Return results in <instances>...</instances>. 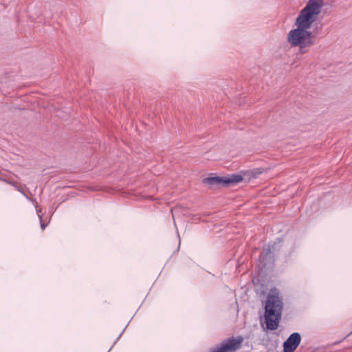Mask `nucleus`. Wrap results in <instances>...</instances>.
Listing matches in <instances>:
<instances>
[{"instance_id":"obj_1","label":"nucleus","mask_w":352,"mask_h":352,"mask_svg":"<svg viewBox=\"0 0 352 352\" xmlns=\"http://www.w3.org/2000/svg\"><path fill=\"white\" fill-rule=\"evenodd\" d=\"M283 303L278 292L274 289L270 292L265 307L266 329L276 330L281 318Z\"/></svg>"},{"instance_id":"obj_3","label":"nucleus","mask_w":352,"mask_h":352,"mask_svg":"<svg viewBox=\"0 0 352 352\" xmlns=\"http://www.w3.org/2000/svg\"><path fill=\"white\" fill-rule=\"evenodd\" d=\"M315 34L307 29L296 28L287 34V41L292 47H298L301 54L307 52V48L314 44Z\"/></svg>"},{"instance_id":"obj_8","label":"nucleus","mask_w":352,"mask_h":352,"mask_svg":"<svg viewBox=\"0 0 352 352\" xmlns=\"http://www.w3.org/2000/svg\"><path fill=\"white\" fill-rule=\"evenodd\" d=\"M38 217H39V219H40V221H41V227L42 228V230H44L46 225L44 224L43 222H42V220H41V216L38 214Z\"/></svg>"},{"instance_id":"obj_7","label":"nucleus","mask_w":352,"mask_h":352,"mask_svg":"<svg viewBox=\"0 0 352 352\" xmlns=\"http://www.w3.org/2000/svg\"><path fill=\"white\" fill-rule=\"evenodd\" d=\"M301 337L298 333H292L283 343L284 352H294L298 346Z\"/></svg>"},{"instance_id":"obj_6","label":"nucleus","mask_w":352,"mask_h":352,"mask_svg":"<svg viewBox=\"0 0 352 352\" xmlns=\"http://www.w3.org/2000/svg\"><path fill=\"white\" fill-rule=\"evenodd\" d=\"M270 168L259 167L253 169L242 170L239 173L223 175V176H258L261 174H268ZM208 176H221L214 173H210Z\"/></svg>"},{"instance_id":"obj_5","label":"nucleus","mask_w":352,"mask_h":352,"mask_svg":"<svg viewBox=\"0 0 352 352\" xmlns=\"http://www.w3.org/2000/svg\"><path fill=\"white\" fill-rule=\"evenodd\" d=\"M243 341V338L242 336L231 337L212 348L210 352H235L241 347Z\"/></svg>"},{"instance_id":"obj_4","label":"nucleus","mask_w":352,"mask_h":352,"mask_svg":"<svg viewBox=\"0 0 352 352\" xmlns=\"http://www.w3.org/2000/svg\"><path fill=\"white\" fill-rule=\"evenodd\" d=\"M243 177H204L202 184L210 188L230 187L243 181Z\"/></svg>"},{"instance_id":"obj_2","label":"nucleus","mask_w":352,"mask_h":352,"mask_svg":"<svg viewBox=\"0 0 352 352\" xmlns=\"http://www.w3.org/2000/svg\"><path fill=\"white\" fill-rule=\"evenodd\" d=\"M323 6V0H309L306 6L300 11L294 26L309 30L316 20Z\"/></svg>"},{"instance_id":"obj_9","label":"nucleus","mask_w":352,"mask_h":352,"mask_svg":"<svg viewBox=\"0 0 352 352\" xmlns=\"http://www.w3.org/2000/svg\"><path fill=\"white\" fill-rule=\"evenodd\" d=\"M264 250L266 251V253L268 254L271 252V247L268 245L267 248H264Z\"/></svg>"},{"instance_id":"obj_10","label":"nucleus","mask_w":352,"mask_h":352,"mask_svg":"<svg viewBox=\"0 0 352 352\" xmlns=\"http://www.w3.org/2000/svg\"><path fill=\"white\" fill-rule=\"evenodd\" d=\"M272 250H275L274 245H272Z\"/></svg>"}]
</instances>
